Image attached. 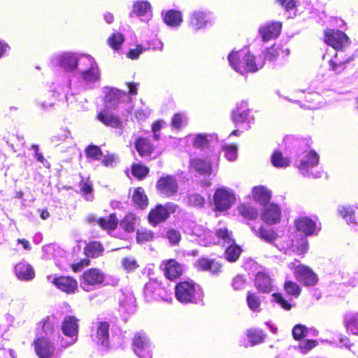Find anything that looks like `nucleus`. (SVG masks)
<instances>
[{
    "label": "nucleus",
    "mask_w": 358,
    "mask_h": 358,
    "mask_svg": "<svg viewBox=\"0 0 358 358\" xmlns=\"http://www.w3.org/2000/svg\"><path fill=\"white\" fill-rule=\"evenodd\" d=\"M124 41V36L121 33L115 32L108 37L107 42L111 48L115 50H118Z\"/></svg>",
    "instance_id": "50"
},
{
    "label": "nucleus",
    "mask_w": 358,
    "mask_h": 358,
    "mask_svg": "<svg viewBox=\"0 0 358 358\" xmlns=\"http://www.w3.org/2000/svg\"><path fill=\"white\" fill-rule=\"evenodd\" d=\"M162 270L165 278L171 281L179 278L183 273V266L176 259L171 258L162 262Z\"/></svg>",
    "instance_id": "13"
},
{
    "label": "nucleus",
    "mask_w": 358,
    "mask_h": 358,
    "mask_svg": "<svg viewBox=\"0 0 358 358\" xmlns=\"http://www.w3.org/2000/svg\"><path fill=\"white\" fill-rule=\"evenodd\" d=\"M272 297L273 301L280 304L283 309L289 310L292 308V305L284 298L281 293H273Z\"/></svg>",
    "instance_id": "61"
},
{
    "label": "nucleus",
    "mask_w": 358,
    "mask_h": 358,
    "mask_svg": "<svg viewBox=\"0 0 358 358\" xmlns=\"http://www.w3.org/2000/svg\"><path fill=\"white\" fill-rule=\"evenodd\" d=\"M252 197L255 201L265 206L271 199V192L264 186L255 187L252 189Z\"/></svg>",
    "instance_id": "29"
},
{
    "label": "nucleus",
    "mask_w": 358,
    "mask_h": 358,
    "mask_svg": "<svg viewBox=\"0 0 358 358\" xmlns=\"http://www.w3.org/2000/svg\"><path fill=\"white\" fill-rule=\"evenodd\" d=\"M79 187L80 192L83 195H87L92 194L94 189L92 181L90 180V178H81V180L79 182Z\"/></svg>",
    "instance_id": "55"
},
{
    "label": "nucleus",
    "mask_w": 358,
    "mask_h": 358,
    "mask_svg": "<svg viewBox=\"0 0 358 358\" xmlns=\"http://www.w3.org/2000/svg\"><path fill=\"white\" fill-rule=\"evenodd\" d=\"M335 59H330L329 61V64L330 66V70L335 72L336 74L341 73L344 72L347 68L346 64L354 60V57L350 56L346 59H341L338 57V55L336 54L334 56Z\"/></svg>",
    "instance_id": "31"
},
{
    "label": "nucleus",
    "mask_w": 358,
    "mask_h": 358,
    "mask_svg": "<svg viewBox=\"0 0 358 358\" xmlns=\"http://www.w3.org/2000/svg\"><path fill=\"white\" fill-rule=\"evenodd\" d=\"M238 213L248 220H255L258 217V210L250 203H241L237 206Z\"/></svg>",
    "instance_id": "30"
},
{
    "label": "nucleus",
    "mask_w": 358,
    "mask_h": 358,
    "mask_svg": "<svg viewBox=\"0 0 358 358\" xmlns=\"http://www.w3.org/2000/svg\"><path fill=\"white\" fill-rule=\"evenodd\" d=\"M187 206L192 208H202L205 203V198L199 193H189L185 199Z\"/></svg>",
    "instance_id": "41"
},
{
    "label": "nucleus",
    "mask_w": 358,
    "mask_h": 358,
    "mask_svg": "<svg viewBox=\"0 0 358 358\" xmlns=\"http://www.w3.org/2000/svg\"><path fill=\"white\" fill-rule=\"evenodd\" d=\"M282 22L273 21L259 27L258 31L264 42L278 38L281 32Z\"/></svg>",
    "instance_id": "14"
},
{
    "label": "nucleus",
    "mask_w": 358,
    "mask_h": 358,
    "mask_svg": "<svg viewBox=\"0 0 358 358\" xmlns=\"http://www.w3.org/2000/svg\"><path fill=\"white\" fill-rule=\"evenodd\" d=\"M257 236L265 242L273 244L278 238V234L273 229L261 226L258 231H255Z\"/></svg>",
    "instance_id": "38"
},
{
    "label": "nucleus",
    "mask_w": 358,
    "mask_h": 358,
    "mask_svg": "<svg viewBox=\"0 0 358 358\" xmlns=\"http://www.w3.org/2000/svg\"><path fill=\"white\" fill-rule=\"evenodd\" d=\"M85 155L87 159L97 160L103 155V152L98 145L90 144L85 148Z\"/></svg>",
    "instance_id": "49"
},
{
    "label": "nucleus",
    "mask_w": 358,
    "mask_h": 358,
    "mask_svg": "<svg viewBox=\"0 0 358 358\" xmlns=\"http://www.w3.org/2000/svg\"><path fill=\"white\" fill-rule=\"evenodd\" d=\"M127 95L125 92L118 89L112 88L108 91L105 95L104 101L107 103H110L113 106H117L121 99Z\"/></svg>",
    "instance_id": "37"
},
{
    "label": "nucleus",
    "mask_w": 358,
    "mask_h": 358,
    "mask_svg": "<svg viewBox=\"0 0 358 358\" xmlns=\"http://www.w3.org/2000/svg\"><path fill=\"white\" fill-rule=\"evenodd\" d=\"M338 213L348 222L358 224V221L355 216V210L352 206H341L338 209Z\"/></svg>",
    "instance_id": "45"
},
{
    "label": "nucleus",
    "mask_w": 358,
    "mask_h": 358,
    "mask_svg": "<svg viewBox=\"0 0 358 358\" xmlns=\"http://www.w3.org/2000/svg\"><path fill=\"white\" fill-rule=\"evenodd\" d=\"M292 247L299 255H303L308 249V241L306 238L301 237L299 239V243L298 244L292 243Z\"/></svg>",
    "instance_id": "62"
},
{
    "label": "nucleus",
    "mask_w": 358,
    "mask_h": 358,
    "mask_svg": "<svg viewBox=\"0 0 358 358\" xmlns=\"http://www.w3.org/2000/svg\"><path fill=\"white\" fill-rule=\"evenodd\" d=\"M250 110L241 106L236 107L231 112V119L233 122L238 125L247 122L249 118Z\"/></svg>",
    "instance_id": "34"
},
{
    "label": "nucleus",
    "mask_w": 358,
    "mask_h": 358,
    "mask_svg": "<svg viewBox=\"0 0 358 358\" xmlns=\"http://www.w3.org/2000/svg\"><path fill=\"white\" fill-rule=\"evenodd\" d=\"M346 327L353 334L358 336V315H355L346 321Z\"/></svg>",
    "instance_id": "64"
},
{
    "label": "nucleus",
    "mask_w": 358,
    "mask_h": 358,
    "mask_svg": "<svg viewBox=\"0 0 358 358\" xmlns=\"http://www.w3.org/2000/svg\"><path fill=\"white\" fill-rule=\"evenodd\" d=\"M144 295L148 300L162 299L167 300L170 293L161 282L150 280L144 286Z\"/></svg>",
    "instance_id": "10"
},
{
    "label": "nucleus",
    "mask_w": 358,
    "mask_h": 358,
    "mask_svg": "<svg viewBox=\"0 0 358 358\" xmlns=\"http://www.w3.org/2000/svg\"><path fill=\"white\" fill-rule=\"evenodd\" d=\"M15 273L21 280H30L34 278L35 273L30 264L20 262L15 266Z\"/></svg>",
    "instance_id": "24"
},
{
    "label": "nucleus",
    "mask_w": 358,
    "mask_h": 358,
    "mask_svg": "<svg viewBox=\"0 0 358 358\" xmlns=\"http://www.w3.org/2000/svg\"><path fill=\"white\" fill-rule=\"evenodd\" d=\"M318 343L316 340L309 339L306 340L303 343H300L299 345V350L303 354H306L310 350L313 349L317 345Z\"/></svg>",
    "instance_id": "58"
},
{
    "label": "nucleus",
    "mask_w": 358,
    "mask_h": 358,
    "mask_svg": "<svg viewBox=\"0 0 358 358\" xmlns=\"http://www.w3.org/2000/svg\"><path fill=\"white\" fill-rule=\"evenodd\" d=\"M164 22L169 26L176 27L182 22V13L176 10H169L164 16Z\"/></svg>",
    "instance_id": "35"
},
{
    "label": "nucleus",
    "mask_w": 358,
    "mask_h": 358,
    "mask_svg": "<svg viewBox=\"0 0 358 358\" xmlns=\"http://www.w3.org/2000/svg\"><path fill=\"white\" fill-rule=\"evenodd\" d=\"M261 219L268 224H275L281 220V208L275 203H271L263 210Z\"/></svg>",
    "instance_id": "19"
},
{
    "label": "nucleus",
    "mask_w": 358,
    "mask_h": 358,
    "mask_svg": "<svg viewBox=\"0 0 358 358\" xmlns=\"http://www.w3.org/2000/svg\"><path fill=\"white\" fill-rule=\"evenodd\" d=\"M246 301L250 310L253 311L259 310L261 301L259 297L255 292H248L246 296Z\"/></svg>",
    "instance_id": "51"
},
{
    "label": "nucleus",
    "mask_w": 358,
    "mask_h": 358,
    "mask_svg": "<svg viewBox=\"0 0 358 358\" xmlns=\"http://www.w3.org/2000/svg\"><path fill=\"white\" fill-rule=\"evenodd\" d=\"M84 254L88 259L97 258L103 255L104 248L103 245L99 241H90L87 243L83 249Z\"/></svg>",
    "instance_id": "26"
},
{
    "label": "nucleus",
    "mask_w": 358,
    "mask_h": 358,
    "mask_svg": "<svg viewBox=\"0 0 358 358\" xmlns=\"http://www.w3.org/2000/svg\"><path fill=\"white\" fill-rule=\"evenodd\" d=\"M324 41L336 50H342L349 45V37L337 29H326L324 31Z\"/></svg>",
    "instance_id": "7"
},
{
    "label": "nucleus",
    "mask_w": 358,
    "mask_h": 358,
    "mask_svg": "<svg viewBox=\"0 0 358 358\" xmlns=\"http://www.w3.org/2000/svg\"><path fill=\"white\" fill-rule=\"evenodd\" d=\"M131 173L138 180H143L149 175L150 169L141 163H133L131 165Z\"/></svg>",
    "instance_id": "39"
},
{
    "label": "nucleus",
    "mask_w": 358,
    "mask_h": 358,
    "mask_svg": "<svg viewBox=\"0 0 358 358\" xmlns=\"http://www.w3.org/2000/svg\"><path fill=\"white\" fill-rule=\"evenodd\" d=\"M59 65L66 71H73L78 66V59L70 54L62 55L59 59Z\"/></svg>",
    "instance_id": "42"
},
{
    "label": "nucleus",
    "mask_w": 358,
    "mask_h": 358,
    "mask_svg": "<svg viewBox=\"0 0 358 358\" xmlns=\"http://www.w3.org/2000/svg\"><path fill=\"white\" fill-rule=\"evenodd\" d=\"M136 217L133 213H127L120 221L122 229L127 233H132L135 231Z\"/></svg>",
    "instance_id": "40"
},
{
    "label": "nucleus",
    "mask_w": 358,
    "mask_h": 358,
    "mask_svg": "<svg viewBox=\"0 0 358 358\" xmlns=\"http://www.w3.org/2000/svg\"><path fill=\"white\" fill-rule=\"evenodd\" d=\"M199 285L191 279L181 280L175 285L176 299L181 303H194L196 301Z\"/></svg>",
    "instance_id": "3"
},
{
    "label": "nucleus",
    "mask_w": 358,
    "mask_h": 358,
    "mask_svg": "<svg viewBox=\"0 0 358 358\" xmlns=\"http://www.w3.org/2000/svg\"><path fill=\"white\" fill-rule=\"evenodd\" d=\"M96 118L107 127L123 130L124 126L120 117L111 112L103 110L96 115Z\"/></svg>",
    "instance_id": "21"
},
{
    "label": "nucleus",
    "mask_w": 358,
    "mask_h": 358,
    "mask_svg": "<svg viewBox=\"0 0 358 358\" xmlns=\"http://www.w3.org/2000/svg\"><path fill=\"white\" fill-rule=\"evenodd\" d=\"M178 206L173 202H166L164 204L157 203L150 210L147 215L148 222L152 227H156L165 222L172 214L178 210Z\"/></svg>",
    "instance_id": "2"
},
{
    "label": "nucleus",
    "mask_w": 358,
    "mask_h": 358,
    "mask_svg": "<svg viewBox=\"0 0 358 358\" xmlns=\"http://www.w3.org/2000/svg\"><path fill=\"white\" fill-rule=\"evenodd\" d=\"M122 266L127 271H133L138 267L137 261L134 258L124 257L122 260Z\"/></svg>",
    "instance_id": "63"
},
{
    "label": "nucleus",
    "mask_w": 358,
    "mask_h": 358,
    "mask_svg": "<svg viewBox=\"0 0 358 358\" xmlns=\"http://www.w3.org/2000/svg\"><path fill=\"white\" fill-rule=\"evenodd\" d=\"M32 346L38 358H57L53 343L45 336L35 338L32 343Z\"/></svg>",
    "instance_id": "8"
},
{
    "label": "nucleus",
    "mask_w": 358,
    "mask_h": 358,
    "mask_svg": "<svg viewBox=\"0 0 358 358\" xmlns=\"http://www.w3.org/2000/svg\"><path fill=\"white\" fill-rule=\"evenodd\" d=\"M166 236L171 245H178L182 239L180 232L176 229H169L166 231Z\"/></svg>",
    "instance_id": "54"
},
{
    "label": "nucleus",
    "mask_w": 358,
    "mask_h": 358,
    "mask_svg": "<svg viewBox=\"0 0 358 358\" xmlns=\"http://www.w3.org/2000/svg\"><path fill=\"white\" fill-rule=\"evenodd\" d=\"M131 200L138 208L142 210L146 208L149 204V199L141 187L134 189Z\"/></svg>",
    "instance_id": "27"
},
{
    "label": "nucleus",
    "mask_w": 358,
    "mask_h": 358,
    "mask_svg": "<svg viewBox=\"0 0 358 358\" xmlns=\"http://www.w3.org/2000/svg\"><path fill=\"white\" fill-rule=\"evenodd\" d=\"M271 160L273 166L277 168H284L289 165V159L284 157L279 150H275L273 153Z\"/></svg>",
    "instance_id": "47"
},
{
    "label": "nucleus",
    "mask_w": 358,
    "mask_h": 358,
    "mask_svg": "<svg viewBox=\"0 0 358 358\" xmlns=\"http://www.w3.org/2000/svg\"><path fill=\"white\" fill-rule=\"evenodd\" d=\"M284 290L288 295L298 297L301 292L300 286L292 280H285L283 285Z\"/></svg>",
    "instance_id": "48"
},
{
    "label": "nucleus",
    "mask_w": 358,
    "mask_h": 358,
    "mask_svg": "<svg viewBox=\"0 0 358 358\" xmlns=\"http://www.w3.org/2000/svg\"><path fill=\"white\" fill-rule=\"evenodd\" d=\"M294 225L296 230L306 237L317 235L321 231L320 225H317L315 220L307 216L296 218Z\"/></svg>",
    "instance_id": "9"
},
{
    "label": "nucleus",
    "mask_w": 358,
    "mask_h": 358,
    "mask_svg": "<svg viewBox=\"0 0 358 358\" xmlns=\"http://www.w3.org/2000/svg\"><path fill=\"white\" fill-rule=\"evenodd\" d=\"M150 8V3L147 1H138L133 5V12L138 16L144 15Z\"/></svg>",
    "instance_id": "52"
},
{
    "label": "nucleus",
    "mask_w": 358,
    "mask_h": 358,
    "mask_svg": "<svg viewBox=\"0 0 358 358\" xmlns=\"http://www.w3.org/2000/svg\"><path fill=\"white\" fill-rule=\"evenodd\" d=\"M185 122V115L182 113H177L173 115L171 120V126L177 129L180 130L182 128L183 123Z\"/></svg>",
    "instance_id": "57"
},
{
    "label": "nucleus",
    "mask_w": 358,
    "mask_h": 358,
    "mask_svg": "<svg viewBox=\"0 0 358 358\" xmlns=\"http://www.w3.org/2000/svg\"><path fill=\"white\" fill-rule=\"evenodd\" d=\"M207 22L204 13L195 11L190 17L189 24L194 29L199 30L205 27L207 24Z\"/></svg>",
    "instance_id": "36"
},
{
    "label": "nucleus",
    "mask_w": 358,
    "mask_h": 358,
    "mask_svg": "<svg viewBox=\"0 0 358 358\" xmlns=\"http://www.w3.org/2000/svg\"><path fill=\"white\" fill-rule=\"evenodd\" d=\"M155 239V232L149 229L141 228L136 231V241L139 245H143L154 241Z\"/></svg>",
    "instance_id": "33"
},
{
    "label": "nucleus",
    "mask_w": 358,
    "mask_h": 358,
    "mask_svg": "<svg viewBox=\"0 0 358 358\" xmlns=\"http://www.w3.org/2000/svg\"><path fill=\"white\" fill-rule=\"evenodd\" d=\"M155 189L162 198L176 196L179 191L178 180L175 176L171 174L160 176L156 181Z\"/></svg>",
    "instance_id": "4"
},
{
    "label": "nucleus",
    "mask_w": 358,
    "mask_h": 358,
    "mask_svg": "<svg viewBox=\"0 0 358 358\" xmlns=\"http://www.w3.org/2000/svg\"><path fill=\"white\" fill-rule=\"evenodd\" d=\"M318 162L319 155L314 150H310L306 154L305 159L301 160L297 168L303 175H308L310 169L317 166Z\"/></svg>",
    "instance_id": "23"
},
{
    "label": "nucleus",
    "mask_w": 358,
    "mask_h": 358,
    "mask_svg": "<svg viewBox=\"0 0 358 358\" xmlns=\"http://www.w3.org/2000/svg\"><path fill=\"white\" fill-rule=\"evenodd\" d=\"M100 228L108 232L115 230L118 225V220L115 213H110L107 217H101L97 219Z\"/></svg>",
    "instance_id": "28"
},
{
    "label": "nucleus",
    "mask_w": 358,
    "mask_h": 358,
    "mask_svg": "<svg viewBox=\"0 0 358 358\" xmlns=\"http://www.w3.org/2000/svg\"><path fill=\"white\" fill-rule=\"evenodd\" d=\"M134 148L141 157H150L155 151V146L151 141L143 136L136 138L134 142Z\"/></svg>",
    "instance_id": "22"
},
{
    "label": "nucleus",
    "mask_w": 358,
    "mask_h": 358,
    "mask_svg": "<svg viewBox=\"0 0 358 358\" xmlns=\"http://www.w3.org/2000/svg\"><path fill=\"white\" fill-rule=\"evenodd\" d=\"M79 320L74 315H66L62 322V333L70 338H74V341L77 340L79 331Z\"/></svg>",
    "instance_id": "18"
},
{
    "label": "nucleus",
    "mask_w": 358,
    "mask_h": 358,
    "mask_svg": "<svg viewBox=\"0 0 358 358\" xmlns=\"http://www.w3.org/2000/svg\"><path fill=\"white\" fill-rule=\"evenodd\" d=\"M198 271H210L213 274H218L222 272V265L215 259H209L206 257L199 258L194 264Z\"/></svg>",
    "instance_id": "17"
},
{
    "label": "nucleus",
    "mask_w": 358,
    "mask_h": 358,
    "mask_svg": "<svg viewBox=\"0 0 358 358\" xmlns=\"http://www.w3.org/2000/svg\"><path fill=\"white\" fill-rule=\"evenodd\" d=\"M236 200V196L233 192L224 187L217 188L213 194L215 210L219 212L226 211L231 208L235 203Z\"/></svg>",
    "instance_id": "6"
},
{
    "label": "nucleus",
    "mask_w": 358,
    "mask_h": 358,
    "mask_svg": "<svg viewBox=\"0 0 358 358\" xmlns=\"http://www.w3.org/2000/svg\"><path fill=\"white\" fill-rule=\"evenodd\" d=\"M131 345L134 352L141 358H152L148 347L147 338L143 334H136Z\"/></svg>",
    "instance_id": "20"
},
{
    "label": "nucleus",
    "mask_w": 358,
    "mask_h": 358,
    "mask_svg": "<svg viewBox=\"0 0 358 358\" xmlns=\"http://www.w3.org/2000/svg\"><path fill=\"white\" fill-rule=\"evenodd\" d=\"M215 234L217 238L222 240L224 242L227 243L234 242V240L231 237L229 230L225 227L216 229Z\"/></svg>",
    "instance_id": "59"
},
{
    "label": "nucleus",
    "mask_w": 358,
    "mask_h": 358,
    "mask_svg": "<svg viewBox=\"0 0 358 358\" xmlns=\"http://www.w3.org/2000/svg\"><path fill=\"white\" fill-rule=\"evenodd\" d=\"M255 285L257 289L264 293H269L272 291V281L268 275L263 272L257 273L255 279Z\"/></svg>",
    "instance_id": "25"
},
{
    "label": "nucleus",
    "mask_w": 358,
    "mask_h": 358,
    "mask_svg": "<svg viewBox=\"0 0 358 358\" xmlns=\"http://www.w3.org/2000/svg\"><path fill=\"white\" fill-rule=\"evenodd\" d=\"M82 78L87 82H95L99 80V69L96 64L93 62L90 67L81 72Z\"/></svg>",
    "instance_id": "44"
},
{
    "label": "nucleus",
    "mask_w": 358,
    "mask_h": 358,
    "mask_svg": "<svg viewBox=\"0 0 358 358\" xmlns=\"http://www.w3.org/2000/svg\"><path fill=\"white\" fill-rule=\"evenodd\" d=\"M52 284L66 294H73L78 290V281L70 275H55L52 280Z\"/></svg>",
    "instance_id": "11"
},
{
    "label": "nucleus",
    "mask_w": 358,
    "mask_h": 358,
    "mask_svg": "<svg viewBox=\"0 0 358 358\" xmlns=\"http://www.w3.org/2000/svg\"><path fill=\"white\" fill-rule=\"evenodd\" d=\"M247 336L252 345L262 343L266 335L262 330L258 329H250L247 331Z\"/></svg>",
    "instance_id": "43"
},
{
    "label": "nucleus",
    "mask_w": 358,
    "mask_h": 358,
    "mask_svg": "<svg viewBox=\"0 0 358 358\" xmlns=\"http://www.w3.org/2000/svg\"><path fill=\"white\" fill-rule=\"evenodd\" d=\"M231 244L225 249L224 255L225 259L230 262H236L238 260L243 252L241 246L231 242Z\"/></svg>",
    "instance_id": "32"
},
{
    "label": "nucleus",
    "mask_w": 358,
    "mask_h": 358,
    "mask_svg": "<svg viewBox=\"0 0 358 358\" xmlns=\"http://www.w3.org/2000/svg\"><path fill=\"white\" fill-rule=\"evenodd\" d=\"M222 149L225 152V156L229 160L233 161L236 159L237 146L236 144L224 145Z\"/></svg>",
    "instance_id": "60"
},
{
    "label": "nucleus",
    "mask_w": 358,
    "mask_h": 358,
    "mask_svg": "<svg viewBox=\"0 0 358 358\" xmlns=\"http://www.w3.org/2000/svg\"><path fill=\"white\" fill-rule=\"evenodd\" d=\"M189 169L202 176H210L213 172L211 162L206 159L194 157L189 159Z\"/></svg>",
    "instance_id": "15"
},
{
    "label": "nucleus",
    "mask_w": 358,
    "mask_h": 358,
    "mask_svg": "<svg viewBox=\"0 0 358 358\" xmlns=\"http://www.w3.org/2000/svg\"><path fill=\"white\" fill-rule=\"evenodd\" d=\"M105 280L103 273L97 268H90L81 275V282L84 285L96 286L101 285Z\"/></svg>",
    "instance_id": "16"
},
{
    "label": "nucleus",
    "mask_w": 358,
    "mask_h": 358,
    "mask_svg": "<svg viewBox=\"0 0 358 358\" xmlns=\"http://www.w3.org/2000/svg\"><path fill=\"white\" fill-rule=\"evenodd\" d=\"M210 135L206 134H197L194 136L192 145L194 148L203 150L209 147Z\"/></svg>",
    "instance_id": "46"
},
{
    "label": "nucleus",
    "mask_w": 358,
    "mask_h": 358,
    "mask_svg": "<svg viewBox=\"0 0 358 358\" xmlns=\"http://www.w3.org/2000/svg\"><path fill=\"white\" fill-rule=\"evenodd\" d=\"M295 278L306 287L315 286L318 282L317 274L308 266L304 264H289Z\"/></svg>",
    "instance_id": "5"
},
{
    "label": "nucleus",
    "mask_w": 358,
    "mask_h": 358,
    "mask_svg": "<svg viewBox=\"0 0 358 358\" xmlns=\"http://www.w3.org/2000/svg\"><path fill=\"white\" fill-rule=\"evenodd\" d=\"M280 48L276 44H273L268 48L264 52V59L268 61L275 60L280 55Z\"/></svg>",
    "instance_id": "56"
},
{
    "label": "nucleus",
    "mask_w": 358,
    "mask_h": 358,
    "mask_svg": "<svg viewBox=\"0 0 358 358\" xmlns=\"http://www.w3.org/2000/svg\"><path fill=\"white\" fill-rule=\"evenodd\" d=\"M228 59L233 68L241 74L255 73L259 69L255 56L248 51L231 52Z\"/></svg>",
    "instance_id": "1"
},
{
    "label": "nucleus",
    "mask_w": 358,
    "mask_h": 358,
    "mask_svg": "<svg viewBox=\"0 0 358 358\" xmlns=\"http://www.w3.org/2000/svg\"><path fill=\"white\" fill-rule=\"evenodd\" d=\"M292 333L294 340L301 341L308 335V329L301 324H298L294 326Z\"/></svg>",
    "instance_id": "53"
},
{
    "label": "nucleus",
    "mask_w": 358,
    "mask_h": 358,
    "mask_svg": "<svg viewBox=\"0 0 358 358\" xmlns=\"http://www.w3.org/2000/svg\"><path fill=\"white\" fill-rule=\"evenodd\" d=\"M110 324L106 321L97 323L95 331L91 334L93 343L97 345L109 347Z\"/></svg>",
    "instance_id": "12"
}]
</instances>
